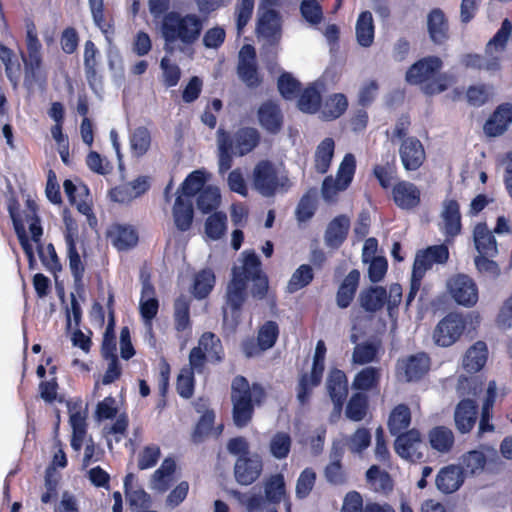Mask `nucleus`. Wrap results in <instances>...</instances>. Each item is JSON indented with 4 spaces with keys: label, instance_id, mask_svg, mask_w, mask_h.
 I'll list each match as a JSON object with an SVG mask.
<instances>
[{
    "label": "nucleus",
    "instance_id": "f257e3e1",
    "mask_svg": "<svg viewBox=\"0 0 512 512\" xmlns=\"http://www.w3.org/2000/svg\"><path fill=\"white\" fill-rule=\"evenodd\" d=\"M7 208L19 243L28 259L30 269L34 268L36 259L33 246L27 236L26 225L29 228L31 240L36 245V249L43 266L53 274L60 272L62 270V266L54 245L51 243L46 247L42 245L41 237L43 235V228L40 223V218L37 215V206L35 202L28 199L26 201L25 209L20 211L18 201L15 198H10Z\"/></svg>",
    "mask_w": 512,
    "mask_h": 512
},
{
    "label": "nucleus",
    "instance_id": "f03ea898",
    "mask_svg": "<svg viewBox=\"0 0 512 512\" xmlns=\"http://www.w3.org/2000/svg\"><path fill=\"white\" fill-rule=\"evenodd\" d=\"M202 29L203 22L197 14L178 11L166 13L160 26L165 52L172 54L177 49L183 51L193 45L199 39Z\"/></svg>",
    "mask_w": 512,
    "mask_h": 512
},
{
    "label": "nucleus",
    "instance_id": "7ed1b4c3",
    "mask_svg": "<svg viewBox=\"0 0 512 512\" xmlns=\"http://www.w3.org/2000/svg\"><path fill=\"white\" fill-rule=\"evenodd\" d=\"M264 388L258 384H249L243 376H236L231 384V401L233 404V422L243 428L251 421L254 407L261 405L265 399Z\"/></svg>",
    "mask_w": 512,
    "mask_h": 512
},
{
    "label": "nucleus",
    "instance_id": "20e7f679",
    "mask_svg": "<svg viewBox=\"0 0 512 512\" xmlns=\"http://www.w3.org/2000/svg\"><path fill=\"white\" fill-rule=\"evenodd\" d=\"M442 61L439 57L429 56L413 64L406 73V80L413 85H420L427 95L438 94L449 86V77L439 74Z\"/></svg>",
    "mask_w": 512,
    "mask_h": 512
},
{
    "label": "nucleus",
    "instance_id": "39448f33",
    "mask_svg": "<svg viewBox=\"0 0 512 512\" xmlns=\"http://www.w3.org/2000/svg\"><path fill=\"white\" fill-rule=\"evenodd\" d=\"M511 32L512 24L508 19H505L500 29L487 44L486 53L490 54V57L487 58L478 54H466L462 57L461 63L466 68L471 69H484L487 71L499 70L500 58L498 54L504 50Z\"/></svg>",
    "mask_w": 512,
    "mask_h": 512
},
{
    "label": "nucleus",
    "instance_id": "423d86ee",
    "mask_svg": "<svg viewBox=\"0 0 512 512\" xmlns=\"http://www.w3.org/2000/svg\"><path fill=\"white\" fill-rule=\"evenodd\" d=\"M253 185L265 197H271L277 192H286L291 182L285 172H280L269 161L259 162L253 171Z\"/></svg>",
    "mask_w": 512,
    "mask_h": 512
},
{
    "label": "nucleus",
    "instance_id": "0eeeda50",
    "mask_svg": "<svg viewBox=\"0 0 512 512\" xmlns=\"http://www.w3.org/2000/svg\"><path fill=\"white\" fill-rule=\"evenodd\" d=\"M325 355V343L323 340H319L315 348L311 373L309 375H302L298 383L297 399L301 405L308 401L312 389L321 382L324 372Z\"/></svg>",
    "mask_w": 512,
    "mask_h": 512
},
{
    "label": "nucleus",
    "instance_id": "6e6552de",
    "mask_svg": "<svg viewBox=\"0 0 512 512\" xmlns=\"http://www.w3.org/2000/svg\"><path fill=\"white\" fill-rule=\"evenodd\" d=\"M426 444L420 431L416 428L399 434L394 442V450L399 457L409 462H418L423 459Z\"/></svg>",
    "mask_w": 512,
    "mask_h": 512
},
{
    "label": "nucleus",
    "instance_id": "1a4fd4ad",
    "mask_svg": "<svg viewBox=\"0 0 512 512\" xmlns=\"http://www.w3.org/2000/svg\"><path fill=\"white\" fill-rule=\"evenodd\" d=\"M140 314L144 322L146 337L150 344L154 345L152 321L156 317L159 309L158 299L155 297V289L149 278L142 279L141 298L139 302Z\"/></svg>",
    "mask_w": 512,
    "mask_h": 512
},
{
    "label": "nucleus",
    "instance_id": "9d476101",
    "mask_svg": "<svg viewBox=\"0 0 512 512\" xmlns=\"http://www.w3.org/2000/svg\"><path fill=\"white\" fill-rule=\"evenodd\" d=\"M448 291L456 303L465 307H472L478 301L476 283L467 275L458 274L449 279Z\"/></svg>",
    "mask_w": 512,
    "mask_h": 512
},
{
    "label": "nucleus",
    "instance_id": "9b49d317",
    "mask_svg": "<svg viewBox=\"0 0 512 512\" xmlns=\"http://www.w3.org/2000/svg\"><path fill=\"white\" fill-rule=\"evenodd\" d=\"M464 329V319L458 314L450 313L437 324L433 339L438 346L449 347L459 339Z\"/></svg>",
    "mask_w": 512,
    "mask_h": 512
},
{
    "label": "nucleus",
    "instance_id": "f8f14e48",
    "mask_svg": "<svg viewBox=\"0 0 512 512\" xmlns=\"http://www.w3.org/2000/svg\"><path fill=\"white\" fill-rule=\"evenodd\" d=\"M448 259L449 250L445 244L430 246L416 253L412 272L418 277H424L434 264H445Z\"/></svg>",
    "mask_w": 512,
    "mask_h": 512
},
{
    "label": "nucleus",
    "instance_id": "ddd939ff",
    "mask_svg": "<svg viewBox=\"0 0 512 512\" xmlns=\"http://www.w3.org/2000/svg\"><path fill=\"white\" fill-rule=\"evenodd\" d=\"M399 156L402 165L407 171H416L425 161L424 147L416 137H407L402 140L399 147Z\"/></svg>",
    "mask_w": 512,
    "mask_h": 512
},
{
    "label": "nucleus",
    "instance_id": "4468645a",
    "mask_svg": "<svg viewBox=\"0 0 512 512\" xmlns=\"http://www.w3.org/2000/svg\"><path fill=\"white\" fill-rule=\"evenodd\" d=\"M238 76L249 87L260 83L256 65V52L253 46L246 44L239 52Z\"/></svg>",
    "mask_w": 512,
    "mask_h": 512
},
{
    "label": "nucleus",
    "instance_id": "2eb2a0df",
    "mask_svg": "<svg viewBox=\"0 0 512 512\" xmlns=\"http://www.w3.org/2000/svg\"><path fill=\"white\" fill-rule=\"evenodd\" d=\"M430 359L425 353H418L406 359L399 360L397 370L400 376L408 382L417 381L429 370Z\"/></svg>",
    "mask_w": 512,
    "mask_h": 512
},
{
    "label": "nucleus",
    "instance_id": "dca6fc26",
    "mask_svg": "<svg viewBox=\"0 0 512 512\" xmlns=\"http://www.w3.org/2000/svg\"><path fill=\"white\" fill-rule=\"evenodd\" d=\"M392 198L400 209L412 210L421 202V191L414 183L403 180L393 186Z\"/></svg>",
    "mask_w": 512,
    "mask_h": 512
},
{
    "label": "nucleus",
    "instance_id": "f3484780",
    "mask_svg": "<svg viewBox=\"0 0 512 512\" xmlns=\"http://www.w3.org/2000/svg\"><path fill=\"white\" fill-rule=\"evenodd\" d=\"M441 225L440 230L450 238L455 237L461 231V214L460 207L456 200L445 199L442 204L440 214Z\"/></svg>",
    "mask_w": 512,
    "mask_h": 512
},
{
    "label": "nucleus",
    "instance_id": "a211bd4d",
    "mask_svg": "<svg viewBox=\"0 0 512 512\" xmlns=\"http://www.w3.org/2000/svg\"><path fill=\"white\" fill-rule=\"evenodd\" d=\"M262 461L258 455L251 457H239L235 464V477L241 485H250L260 475Z\"/></svg>",
    "mask_w": 512,
    "mask_h": 512
},
{
    "label": "nucleus",
    "instance_id": "6ab92c4d",
    "mask_svg": "<svg viewBox=\"0 0 512 512\" xmlns=\"http://www.w3.org/2000/svg\"><path fill=\"white\" fill-rule=\"evenodd\" d=\"M260 126L271 134H277L283 125V114L279 106L273 101H266L258 109Z\"/></svg>",
    "mask_w": 512,
    "mask_h": 512
},
{
    "label": "nucleus",
    "instance_id": "aec40b11",
    "mask_svg": "<svg viewBox=\"0 0 512 512\" xmlns=\"http://www.w3.org/2000/svg\"><path fill=\"white\" fill-rule=\"evenodd\" d=\"M478 406L474 400L463 399L458 403L454 412L456 428L462 434L470 432L477 420Z\"/></svg>",
    "mask_w": 512,
    "mask_h": 512
},
{
    "label": "nucleus",
    "instance_id": "412c9836",
    "mask_svg": "<svg viewBox=\"0 0 512 512\" xmlns=\"http://www.w3.org/2000/svg\"><path fill=\"white\" fill-rule=\"evenodd\" d=\"M427 30L429 37L435 44H443L449 38V24L445 13L439 9H432L427 15Z\"/></svg>",
    "mask_w": 512,
    "mask_h": 512
},
{
    "label": "nucleus",
    "instance_id": "4be33fe9",
    "mask_svg": "<svg viewBox=\"0 0 512 512\" xmlns=\"http://www.w3.org/2000/svg\"><path fill=\"white\" fill-rule=\"evenodd\" d=\"M327 390L336 410L340 411L348 394L347 377L343 371L339 369L330 371Z\"/></svg>",
    "mask_w": 512,
    "mask_h": 512
},
{
    "label": "nucleus",
    "instance_id": "5701e85b",
    "mask_svg": "<svg viewBox=\"0 0 512 512\" xmlns=\"http://www.w3.org/2000/svg\"><path fill=\"white\" fill-rule=\"evenodd\" d=\"M464 477L465 475L458 465H448L438 472L436 486L441 492L450 494L461 487Z\"/></svg>",
    "mask_w": 512,
    "mask_h": 512
},
{
    "label": "nucleus",
    "instance_id": "b1692460",
    "mask_svg": "<svg viewBox=\"0 0 512 512\" xmlns=\"http://www.w3.org/2000/svg\"><path fill=\"white\" fill-rule=\"evenodd\" d=\"M512 122V105L502 104L492 114L484 125V132L488 136L503 134Z\"/></svg>",
    "mask_w": 512,
    "mask_h": 512
},
{
    "label": "nucleus",
    "instance_id": "393cba45",
    "mask_svg": "<svg viewBox=\"0 0 512 512\" xmlns=\"http://www.w3.org/2000/svg\"><path fill=\"white\" fill-rule=\"evenodd\" d=\"M64 192L71 204L76 205L78 211L83 215H89L92 211L89 203V189L83 184H75L72 180L66 179L63 183Z\"/></svg>",
    "mask_w": 512,
    "mask_h": 512
},
{
    "label": "nucleus",
    "instance_id": "a878e982",
    "mask_svg": "<svg viewBox=\"0 0 512 512\" xmlns=\"http://www.w3.org/2000/svg\"><path fill=\"white\" fill-rule=\"evenodd\" d=\"M350 228V220L345 215L335 217L327 226L324 240L326 246L337 249L345 241Z\"/></svg>",
    "mask_w": 512,
    "mask_h": 512
},
{
    "label": "nucleus",
    "instance_id": "bb28decb",
    "mask_svg": "<svg viewBox=\"0 0 512 512\" xmlns=\"http://www.w3.org/2000/svg\"><path fill=\"white\" fill-rule=\"evenodd\" d=\"M108 237L119 251L131 249L138 242V234L130 225H112L108 230Z\"/></svg>",
    "mask_w": 512,
    "mask_h": 512
},
{
    "label": "nucleus",
    "instance_id": "cd10ccee",
    "mask_svg": "<svg viewBox=\"0 0 512 512\" xmlns=\"http://www.w3.org/2000/svg\"><path fill=\"white\" fill-rule=\"evenodd\" d=\"M230 139L234 154L244 156L258 145L260 135L255 128L246 127L239 129L233 137L230 136Z\"/></svg>",
    "mask_w": 512,
    "mask_h": 512
},
{
    "label": "nucleus",
    "instance_id": "c85d7f7f",
    "mask_svg": "<svg viewBox=\"0 0 512 512\" xmlns=\"http://www.w3.org/2000/svg\"><path fill=\"white\" fill-rule=\"evenodd\" d=\"M173 219L178 230L185 232L191 228L194 209L189 197L177 196L173 206Z\"/></svg>",
    "mask_w": 512,
    "mask_h": 512
},
{
    "label": "nucleus",
    "instance_id": "c756f323",
    "mask_svg": "<svg viewBox=\"0 0 512 512\" xmlns=\"http://www.w3.org/2000/svg\"><path fill=\"white\" fill-rule=\"evenodd\" d=\"M176 463L172 458H166L161 466L152 474L150 488L158 493L166 492L173 481Z\"/></svg>",
    "mask_w": 512,
    "mask_h": 512
},
{
    "label": "nucleus",
    "instance_id": "7c9ffc66",
    "mask_svg": "<svg viewBox=\"0 0 512 512\" xmlns=\"http://www.w3.org/2000/svg\"><path fill=\"white\" fill-rule=\"evenodd\" d=\"M257 32L260 37L267 39L270 43L277 41L280 37V18L274 10L262 12L258 19Z\"/></svg>",
    "mask_w": 512,
    "mask_h": 512
},
{
    "label": "nucleus",
    "instance_id": "2f4dec72",
    "mask_svg": "<svg viewBox=\"0 0 512 512\" xmlns=\"http://www.w3.org/2000/svg\"><path fill=\"white\" fill-rule=\"evenodd\" d=\"M428 440L433 450L445 454L452 450L455 437L450 428L446 426H436L429 431Z\"/></svg>",
    "mask_w": 512,
    "mask_h": 512
},
{
    "label": "nucleus",
    "instance_id": "473e14b6",
    "mask_svg": "<svg viewBox=\"0 0 512 512\" xmlns=\"http://www.w3.org/2000/svg\"><path fill=\"white\" fill-rule=\"evenodd\" d=\"M242 257V265L235 266L232 270L233 277L235 273L239 274L240 279L247 283L250 279L263 274L260 259L254 251L246 250L242 253Z\"/></svg>",
    "mask_w": 512,
    "mask_h": 512
},
{
    "label": "nucleus",
    "instance_id": "72a5a7b5",
    "mask_svg": "<svg viewBox=\"0 0 512 512\" xmlns=\"http://www.w3.org/2000/svg\"><path fill=\"white\" fill-rule=\"evenodd\" d=\"M387 300V291L380 286H371L361 291L359 295V302L361 307L367 312L379 311Z\"/></svg>",
    "mask_w": 512,
    "mask_h": 512
},
{
    "label": "nucleus",
    "instance_id": "f704fd0d",
    "mask_svg": "<svg viewBox=\"0 0 512 512\" xmlns=\"http://www.w3.org/2000/svg\"><path fill=\"white\" fill-rule=\"evenodd\" d=\"M474 243L481 255L493 257L497 254L496 239L484 223H479L474 228Z\"/></svg>",
    "mask_w": 512,
    "mask_h": 512
},
{
    "label": "nucleus",
    "instance_id": "c9c22d12",
    "mask_svg": "<svg viewBox=\"0 0 512 512\" xmlns=\"http://www.w3.org/2000/svg\"><path fill=\"white\" fill-rule=\"evenodd\" d=\"M487 456L482 449H475L464 453L459 458L458 466L464 475H478L483 472Z\"/></svg>",
    "mask_w": 512,
    "mask_h": 512
},
{
    "label": "nucleus",
    "instance_id": "e433bc0d",
    "mask_svg": "<svg viewBox=\"0 0 512 512\" xmlns=\"http://www.w3.org/2000/svg\"><path fill=\"white\" fill-rule=\"evenodd\" d=\"M487 357L488 349L486 343L478 341L467 350L463 359V366L468 372H478L486 364Z\"/></svg>",
    "mask_w": 512,
    "mask_h": 512
},
{
    "label": "nucleus",
    "instance_id": "4c0bfd02",
    "mask_svg": "<svg viewBox=\"0 0 512 512\" xmlns=\"http://www.w3.org/2000/svg\"><path fill=\"white\" fill-rule=\"evenodd\" d=\"M359 280L360 272L356 269L350 271L344 278L336 295L337 305L340 308H347L351 304L359 285Z\"/></svg>",
    "mask_w": 512,
    "mask_h": 512
},
{
    "label": "nucleus",
    "instance_id": "58836bf2",
    "mask_svg": "<svg viewBox=\"0 0 512 512\" xmlns=\"http://www.w3.org/2000/svg\"><path fill=\"white\" fill-rule=\"evenodd\" d=\"M196 348L205 353L210 362H221L223 360L224 350L221 340L212 332L202 334Z\"/></svg>",
    "mask_w": 512,
    "mask_h": 512
},
{
    "label": "nucleus",
    "instance_id": "ea45409f",
    "mask_svg": "<svg viewBox=\"0 0 512 512\" xmlns=\"http://www.w3.org/2000/svg\"><path fill=\"white\" fill-rule=\"evenodd\" d=\"M135 476L132 473L126 475L124 488L127 500L131 507L148 508L151 505V498L144 489L134 485Z\"/></svg>",
    "mask_w": 512,
    "mask_h": 512
},
{
    "label": "nucleus",
    "instance_id": "a19ab883",
    "mask_svg": "<svg viewBox=\"0 0 512 512\" xmlns=\"http://www.w3.org/2000/svg\"><path fill=\"white\" fill-rule=\"evenodd\" d=\"M348 101L344 94H333L327 98L323 104L320 103V113L322 119L326 121L334 120L340 117L347 109Z\"/></svg>",
    "mask_w": 512,
    "mask_h": 512
},
{
    "label": "nucleus",
    "instance_id": "79ce46f5",
    "mask_svg": "<svg viewBox=\"0 0 512 512\" xmlns=\"http://www.w3.org/2000/svg\"><path fill=\"white\" fill-rule=\"evenodd\" d=\"M411 423V412L404 404L397 405L391 412L388 420V428L393 436L404 433Z\"/></svg>",
    "mask_w": 512,
    "mask_h": 512
},
{
    "label": "nucleus",
    "instance_id": "37998d69",
    "mask_svg": "<svg viewBox=\"0 0 512 512\" xmlns=\"http://www.w3.org/2000/svg\"><path fill=\"white\" fill-rule=\"evenodd\" d=\"M356 38L362 47H370L374 40V23L371 12H362L356 22Z\"/></svg>",
    "mask_w": 512,
    "mask_h": 512
},
{
    "label": "nucleus",
    "instance_id": "c03bdc74",
    "mask_svg": "<svg viewBox=\"0 0 512 512\" xmlns=\"http://www.w3.org/2000/svg\"><path fill=\"white\" fill-rule=\"evenodd\" d=\"M217 142L219 150V173L224 175L232 166V154H234V150L232 149L230 135L223 129L218 130Z\"/></svg>",
    "mask_w": 512,
    "mask_h": 512
},
{
    "label": "nucleus",
    "instance_id": "a18cd8bd",
    "mask_svg": "<svg viewBox=\"0 0 512 512\" xmlns=\"http://www.w3.org/2000/svg\"><path fill=\"white\" fill-rule=\"evenodd\" d=\"M381 378V368L366 367L359 371L352 382V388L355 390L369 391L378 386Z\"/></svg>",
    "mask_w": 512,
    "mask_h": 512
},
{
    "label": "nucleus",
    "instance_id": "49530a36",
    "mask_svg": "<svg viewBox=\"0 0 512 512\" xmlns=\"http://www.w3.org/2000/svg\"><path fill=\"white\" fill-rule=\"evenodd\" d=\"M246 294V283L240 279L239 274L232 276L231 281L227 286L226 302L227 305L234 311H238L244 300Z\"/></svg>",
    "mask_w": 512,
    "mask_h": 512
},
{
    "label": "nucleus",
    "instance_id": "de8ad7c7",
    "mask_svg": "<svg viewBox=\"0 0 512 512\" xmlns=\"http://www.w3.org/2000/svg\"><path fill=\"white\" fill-rule=\"evenodd\" d=\"M264 493L269 503L276 504L285 500L286 486L282 474H274L264 482Z\"/></svg>",
    "mask_w": 512,
    "mask_h": 512
},
{
    "label": "nucleus",
    "instance_id": "09e8293b",
    "mask_svg": "<svg viewBox=\"0 0 512 512\" xmlns=\"http://www.w3.org/2000/svg\"><path fill=\"white\" fill-rule=\"evenodd\" d=\"M97 54L98 49L96 45L91 40L86 41L84 45V70L86 79L92 89H95L98 81V74L96 70Z\"/></svg>",
    "mask_w": 512,
    "mask_h": 512
},
{
    "label": "nucleus",
    "instance_id": "8fccbe9b",
    "mask_svg": "<svg viewBox=\"0 0 512 512\" xmlns=\"http://www.w3.org/2000/svg\"><path fill=\"white\" fill-rule=\"evenodd\" d=\"M335 143L330 137L325 138L319 143L315 151V169L324 174L328 171L333 155Z\"/></svg>",
    "mask_w": 512,
    "mask_h": 512
},
{
    "label": "nucleus",
    "instance_id": "3c124183",
    "mask_svg": "<svg viewBox=\"0 0 512 512\" xmlns=\"http://www.w3.org/2000/svg\"><path fill=\"white\" fill-rule=\"evenodd\" d=\"M380 344L377 342H363L354 347L352 361L364 365L377 360Z\"/></svg>",
    "mask_w": 512,
    "mask_h": 512
},
{
    "label": "nucleus",
    "instance_id": "603ef678",
    "mask_svg": "<svg viewBox=\"0 0 512 512\" xmlns=\"http://www.w3.org/2000/svg\"><path fill=\"white\" fill-rule=\"evenodd\" d=\"M320 102V90L318 89V84L315 83L307 87L300 95L298 100V107L303 112L315 113L319 110Z\"/></svg>",
    "mask_w": 512,
    "mask_h": 512
},
{
    "label": "nucleus",
    "instance_id": "864d4df0",
    "mask_svg": "<svg viewBox=\"0 0 512 512\" xmlns=\"http://www.w3.org/2000/svg\"><path fill=\"white\" fill-rule=\"evenodd\" d=\"M150 145L151 135L146 127H138L130 134V147L135 156L140 157L146 154Z\"/></svg>",
    "mask_w": 512,
    "mask_h": 512
},
{
    "label": "nucleus",
    "instance_id": "5fc2aeb1",
    "mask_svg": "<svg viewBox=\"0 0 512 512\" xmlns=\"http://www.w3.org/2000/svg\"><path fill=\"white\" fill-rule=\"evenodd\" d=\"M206 182V176L205 172L202 170H195L192 173H190L186 179L183 181L181 185V194L178 196L183 197H189L192 199V197L198 193L201 192L204 188V184Z\"/></svg>",
    "mask_w": 512,
    "mask_h": 512
},
{
    "label": "nucleus",
    "instance_id": "6e6d98bb",
    "mask_svg": "<svg viewBox=\"0 0 512 512\" xmlns=\"http://www.w3.org/2000/svg\"><path fill=\"white\" fill-rule=\"evenodd\" d=\"M174 323L178 332L190 329V304L186 297H179L174 303Z\"/></svg>",
    "mask_w": 512,
    "mask_h": 512
},
{
    "label": "nucleus",
    "instance_id": "4d7b16f0",
    "mask_svg": "<svg viewBox=\"0 0 512 512\" xmlns=\"http://www.w3.org/2000/svg\"><path fill=\"white\" fill-rule=\"evenodd\" d=\"M220 199L219 189L214 186H207L198 196L197 207L202 213H209L219 206Z\"/></svg>",
    "mask_w": 512,
    "mask_h": 512
},
{
    "label": "nucleus",
    "instance_id": "13d9d810",
    "mask_svg": "<svg viewBox=\"0 0 512 512\" xmlns=\"http://www.w3.org/2000/svg\"><path fill=\"white\" fill-rule=\"evenodd\" d=\"M314 274L310 265L303 264L299 266L292 274L288 285L287 291L289 293H295L298 290L306 287L313 280Z\"/></svg>",
    "mask_w": 512,
    "mask_h": 512
},
{
    "label": "nucleus",
    "instance_id": "bf43d9fd",
    "mask_svg": "<svg viewBox=\"0 0 512 512\" xmlns=\"http://www.w3.org/2000/svg\"><path fill=\"white\" fill-rule=\"evenodd\" d=\"M356 169V160L354 155L346 154L339 166L336 179V184L340 189H346L351 183Z\"/></svg>",
    "mask_w": 512,
    "mask_h": 512
},
{
    "label": "nucleus",
    "instance_id": "052dcab7",
    "mask_svg": "<svg viewBox=\"0 0 512 512\" xmlns=\"http://www.w3.org/2000/svg\"><path fill=\"white\" fill-rule=\"evenodd\" d=\"M215 284V275L210 269H204L196 274L194 279L193 294L196 298H205Z\"/></svg>",
    "mask_w": 512,
    "mask_h": 512
},
{
    "label": "nucleus",
    "instance_id": "680f3d73",
    "mask_svg": "<svg viewBox=\"0 0 512 512\" xmlns=\"http://www.w3.org/2000/svg\"><path fill=\"white\" fill-rule=\"evenodd\" d=\"M24 68H25V83L32 85L34 82L38 81L40 78H45V73H43V57L42 56H33V57H24L22 55Z\"/></svg>",
    "mask_w": 512,
    "mask_h": 512
},
{
    "label": "nucleus",
    "instance_id": "e2e57ef3",
    "mask_svg": "<svg viewBox=\"0 0 512 512\" xmlns=\"http://www.w3.org/2000/svg\"><path fill=\"white\" fill-rule=\"evenodd\" d=\"M367 405V397L364 394H354L346 407L347 418L355 422L363 420L366 416Z\"/></svg>",
    "mask_w": 512,
    "mask_h": 512
},
{
    "label": "nucleus",
    "instance_id": "0e129e2a",
    "mask_svg": "<svg viewBox=\"0 0 512 512\" xmlns=\"http://www.w3.org/2000/svg\"><path fill=\"white\" fill-rule=\"evenodd\" d=\"M292 440L288 433L277 432L270 440V452L276 459H285L291 449Z\"/></svg>",
    "mask_w": 512,
    "mask_h": 512
},
{
    "label": "nucleus",
    "instance_id": "69168bd1",
    "mask_svg": "<svg viewBox=\"0 0 512 512\" xmlns=\"http://www.w3.org/2000/svg\"><path fill=\"white\" fill-rule=\"evenodd\" d=\"M227 216L222 212L210 215L205 223V233L213 240L220 239L226 231Z\"/></svg>",
    "mask_w": 512,
    "mask_h": 512
},
{
    "label": "nucleus",
    "instance_id": "338daca9",
    "mask_svg": "<svg viewBox=\"0 0 512 512\" xmlns=\"http://www.w3.org/2000/svg\"><path fill=\"white\" fill-rule=\"evenodd\" d=\"M279 335V327L274 321L265 322L259 329L257 341L262 350H268L274 346Z\"/></svg>",
    "mask_w": 512,
    "mask_h": 512
},
{
    "label": "nucleus",
    "instance_id": "774afa93",
    "mask_svg": "<svg viewBox=\"0 0 512 512\" xmlns=\"http://www.w3.org/2000/svg\"><path fill=\"white\" fill-rule=\"evenodd\" d=\"M347 446L352 453L360 454L371 444V433L365 428H358L348 439Z\"/></svg>",
    "mask_w": 512,
    "mask_h": 512
}]
</instances>
